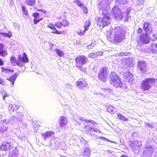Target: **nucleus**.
<instances>
[{
  "mask_svg": "<svg viewBox=\"0 0 157 157\" xmlns=\"http://www.w3.org/2000/svg\"><path fill=\"white\" fill-rule=\"evenodd\" d=\"M26 3L28 5L32 6L35 3V0H26Z\"/></svg>",
  "mask_w": 157,
  "mask_h": 157,
  "instance_id": "33",
  "label": "nucleus"
},
{
  "mask_svg": "<svg viewBox=\"0 0 157 157\" xmlns=\"http://www.w3.org/2000/svg\"><path fill=\"white\" fill-rule=\"evenodd\" d=\"M3 64V62L2 60L0 59V65H2Z\"/></svg>",
  "mask_w": 157,
  "mask_h": 157,
  "instance_id": "64",
  "label": "nucleus"
},
{
  "mask_svg": "<svg viewBox=\"0 0 157 157\" xmlns=\"http://www.w3.org/2000/svg\"><path fill=\"white\" fill-rule=\"evenodd\" d=\"M18 61H17L14 57H11L10 61L12 64L13 66L17 65L19 67H22L23 65V63H27L28 61V58L25 53H23V57H21L20 55H18Z\"/></svg>",
  "mask_w": 157,
  "mask_h": 157,
  "instance_id": "2",
  "label": "nucleus"
},
{
  "mask_svg": "<svg viewBox=\"0 0 157 157\" xmlns=\"http://www.w3.org/2000/svg\"><path fill=\"white\" fill-rule=\"evenodd\" d=\"M90 25V20H87L85 22L84 25V31H86L88 30Z\"/></svg>",
  "mask_w": 157,
  "mask_h": 157,
  "instance_id": "28",
  "label": "nucleus"
},
{
  "mask_svg": "<svg viewBox=\"0 0 157 157\" xmlns=\"http://www.w3.org/2000/svg\"><path fill=\"white\" fill-rule=\"evenodd\" d=\"M99 74L108 75L109 72L108 71V68L106 67H102L100 70Z\"/></svg>",
  "mask_w": 157,
  "mask_h": 157,
  "instance_id": "25",
  "label": "nucleus"
},
{
  "mask_svg": "<svg viewBox=\"0 0 157 157\" xmlns=\"http://www.w3.org/2000/svg\"><path fill=\"white\" fill-rule=\"evenodd\" d=\"M124 76L125 77L126 80L130 83L132 82L133 79V78L132 75L129 72H127L124 75Z\"/></svg>",
  "mask_w": 157,
  "mask_h": 157,
  "instance_id": "16",
  "label": "nucleus"
},
{
  "mask_svg": "<svg viewBox=\"0 0 157 157\" xmlns=\"http://www.w3.org/2000/svg\"><path fill=\"white\" fill-rule=\"evenodd\" d=\"M93 127L90 125H85L84 128V129L86 132H92Z\"/></svg>",
  "mask_w": 157,
  "mask_h": 157,
  "instance_id": "30",
  "label": "nucleus"
},
{
  "mask_svg": "<svg viewBox=\"0 0 157 157\" xmlns=\"http://www.w3.org/2000/svg\"><path fill=\"white\" fill-rule=\"evenodd\" d=\"M55 26L58 28H60L63 26V25L61 22H58L55 25Z\"/></svg>",
  "mask_w": 157,
  "mask_h": 157,
  "instance_id": "46",
  "label": "nucleus"
},
{
  "mask_svg": "<svg viewBox=\"0 0 157 157\" xmlns=\"http://www.w3.org/2000/svg\"><path fill=\"white\" fill-rule=\"evenodd\" d=\"M107 111L110 112L111 113H113L115 112V110H114V108L112 106H110L107 109Z\"/></svg>",
  "mask_w": 157,
  "mask_h": 157,
  "instance_id": "38",
  "label": "nucleus"
},
{
  "mask_svg": "<svg viewBox=\"0 0 157 157\" xmlns=\"http://www.w3.org/2000/svg\"><path fill=\"white\" fill-rule=\"evenodd\" d=\"M12 119L13 120V121L14 122H16L18 120V118L17 117H16L15 116H13L12 117Z\"/></svg>",
  "mask_w": 157,
  "mask_h": 157,
  "instance_id": "54",
  "label": "nucleus"
},
{
  "mask_svg": "<svg viewBox=\"0 0 157 157\" xmlns=\"http://www.w3.org/2000/svg\"><path fill=\"white\" fill-rule=\"evenodd\" d=\"M108 75L101 74H98V77L100 80L103 82H105L107 80V77Z\"/></svg>",
  "mask_w": 157,
  "mask_h": 157,
  "instance_id": "26",
  "label": "nucleus"
},
{
  "mask_svg": "<svg viewBox=\"0 0 157 157\" xmlns=\"http://www.w3.org/2000/svg\"><path fill=\"white\" fill-rule=\"evenodd\" d=\"M17 117H22L23 116V115L21 112H18L17 113Z\"/></svg>",
  "mask_w": 157,
  "mask_h": 157,
  "instance_id": "53",
  "label": "nucleus"
},
{
  "mask_svg": "<svg viewBox=\"0 0 157 157\" xmlns=\"http://www.w3.org/2000/svg\"><path fill=\"white\" fill-rule=\"evenodd\" d=\"M90 150L88 148H85L83 151L82 152V155L83 156V157L86 156L89 157L90 155Z\"/></svg>",
  "mask_w": 157,
  "mask_h": 157,
  "instance_id": "22",
  "label": "nucleus"
},
{
  "mask_svg": "<svg viewBox=\"0 0 157 157\" xmlns=\"http://www.w3.org/2000/svg\"><path fill=\"white\" fill-rule=\"evenodd\" d=\"M19 74V73H15L13 75H12L10 77L7 78V79L9 81H10L12 83V84L13 85L14 84V82L17 76H18Z\"/></svg>",
  "mask_w": 157,
  "mask_h": 157,
  "instance_id": "19",
  "label": "nucleus"
},
{
  "mask_svg": "<svg viewBox=\"0 0 157 157\" xmlns=\"http://www.w3.org/2000/svg\"><path fill=\"white\" fill-rule=\"evenodd\" d=\"M147 33H143L139 36L140 41L141 43L145 44L149 43L151 37Z\"/></svg>",
  "mask_w": 157,
  "mask_h": 157,
  "instance_id": "9",
  "label": "nucleus"
},
{
  "mask_svg": "<svg viewBox=\"0 0 157 157\" xmlns=\"http://www.w3.org/2000/svg\"><path fill=\"white\" fill-rule=\"evenodd\" d=\"M55 144L56 145L57 147L59 146L60 144L59 142L56 141V142L55 143Z\"/></svg>",
  "mask_w": 157,
  "mask_h": 157,
  "instance_id": "63",
  "label": "nucleus"
},
{
  "mask_svg": "<svg viewBox=\"0 0 157 157\" xmlns=\"http://www.w3.org/2000/svg\"><path fill=\"white\" fill-rule=\"evenodd\" d=\"M112 0H106L101 2L98 5L100 11L103 14L109 13L108 9L110 8L109 5Z\"/></svg>",
  "mask_w": 157,
  "mask_h": 157,
  "instance_id": "5",
  "label": "nucleus"
},
{
  "mask_svg": "<svg viewBox=\"0 0 157 157\" xmlns=\"http://www.w3.org/2000/svg\"><path fill=\"white\" fill-rule=\"evenodd\" d=\"M20 155L18 151L15 150L12 153L11 157H18Z\"/></svg>",
  "mask_w": 157,
  "mask_h": 157,
  "instance_id": "34",
  "label": "nucleus"
},
{
  "mask_svg": "<svg viewBox=\"0 0 157 157\" xmlns=\"http://www.w3.org/2000/svg\"><path fill=\"white\" fill-rule=\"evenodd\" d=\"M79 119L80 121H85L87 122V120L86 119H85L84 118H83L82 117H79Z\"/></svg>",
  "mask_w": 157,
  "mask_h": 157,
  "instance_id": "55",
  "label": "nucleus"
},
{
  "mask_svg": "<svg viewBox=\"0 0 157 157\" xmlns=\"http://www.w3.org/2000/svg\"><path fill=\"white\" fill-rule=\"evenodd\" d=\"M109 77L111 83L115 88L121 87L122 86V83L120 78L116 73L113 72H111Z\"/></svg>",
  "mask_w": 157,
  "mask_h": 157,
  "instance_id": "4",
  "label": "nucleus"
},
{
  "mask_svg": "<svg viewBox=\"0 0 157 157\" xmlns=\"http://www.w3.org/2000/svg\"><path fill=\"white\" fill-rule=\"evenodd\" d=\"M41 19H38L37 18H36L34 19V23L35 24H37L40 20Z\"/></svg>",
  "mask_w": 157,
  "mask_h": 157,
  "instance_id": "51",
  "label": "nucleus"
},
{
  "mask_svg": "<svg viewBox=\"0 0 157 157\" xmlns=\"http://www.w3.org/2000/svg\"><path fill=\"white\" fill-rule=\"evenodd\" d=\"M0 84L3 85H5V83L3 79H0Z\"/></svg>",
  "mask_w": 157,
  "mask_h": 157,
  "instance_id": "57",
  "label": "nucleus"
},
{
  "mask_svg": "<svg viewBox=\"0 0 157 157\" xmlns=\"http://www.w3.org/2000/svg\"><path fill=\"white\" fill-rule=\"evenodd\" d=\"M156 79L152 78H147L143 80L140 85V88L142 91H148L155 84Z\"/></svg>",
  "mask_w": 157,
  "mask_h": 157,
  "instance_id": "1",
  "label": "nucleus"
},
{
  "mask_svg": "<svg viewBox=\"0 0 157 157\" xmlns=\"http://www.w3.org/2000/svg\"><path fill=\"white\" fill-rule=\"evenodd\" d=\"M87 85V83L84 79H80L77 82V85L79 88L86 86Z\"/></svg>",
  "mask_w": 157,
  "mask_h": 157,
  "instance_id": "12",
  "label": "nucleus"
},
{
  "mask_svg": "<svg viewBox=\"0 0 157 157\" xmlns=\"http://www.w3.org/2000/svg\"><path fill=\"white\" fill-rule=\"evenodd\" d=\"M72 87L71 85L69 83L65 85V87L68 88H71Z\"/></svg>",
  "mask_w": 157,
  "mask_h": 157,
  "instance_id": "56",
  "label": "nucleus"
},
{
  "mask_svg": "<svg viewBox=\"0 0 157 157\" xmlns=\"http://www.w3.org/2000/svg\"><path fill=\"white\" fill-rule=\"evenodd\" d=\"M143 28L146 32L145 33L150 34L152 32V28L150 26V24L149 22H144V24Z\"/></svg>",
  "mask_w": 157,
  "mask_h": 157,
  "instance_id": "11",
  "label": "nucleus"
},
{
  "mask_svg": "<svg viewBox=\"0 0 157 157\" xmlns=\"http://www.w3.org/2000/svg\"><path fill=\"white\" fill-rule=\"evenodd\" d=\"M103 52H96L97 56V58L98 56H101L103 54Z\"/></svg>",
  "mask_w": 157,
  "mask_h": 157,
  "instance_id": "47",
  "label": "nucleus"
},
{
  "mask_svg": "<svg viewBox=\"0 0 157 157\" xmlns=\"http://www.w3.org/2000/svg\"><path fill=\"white\" fill-rule=\"evenodd\" d=\"M93 131L96 132H98L99 133L101 132V131L100 130H99L98 129L96 128H94V127H93V128H92V132Z\"/></svg>",
  "mask_w": 157,
  "mask_h": 157,
  "instance_id": "52",
  "label": "nucleus"
},
{
  "mask_svg": "<svg viewBox=\"0 0 157 157\" xmlns=\"http://www.w3.org/2000/svg\"><path fill=\"white\" fill-rule=\"evenodd\" d=\"M0 128H1V129L0 130V132L2 133L6 132L8 129V128L6 126H3V127L0 126Z\"/></svg>",
  "mask_w": 157,
  "mask_h": 157,
  "instance_id": "40",
  "label": "nucleus"
},
{
  "mask_svg": "<svg viewBox=\"0 0 157 157\" xmlns=\"http://www.w3.org/2000/svg\"><path fill=\"white\" fill-rule=\"evenodd\" d=\"M80 68V69L81 71H83L84 72H85L86 71V68H83L82 67Z\"/></svg>",
  "mask_w": 157,
  "mask_h": 157,
  "instance_id": "61",
  "label": "nucleus"
},
{
  "mask_svg": "<svg viewBox=\"0 0 157 157\" xmlns=\"http://www.w3.org/2000/svg\"><path fill=\"white\" fill-rule=\"evenodd\" d=\"M101 90V92H103L102 94L105 95L104 96L105 97V94H104V92L105 94L107 96H108L109 95L113 93V90L109 88H102Z\"/></svg>",
  "mask_w": 157,
  "mask_h": 157,
  "instance_id": "21",
  "label": "nucleus"
},
{
  "mask_svg": "<svg viewBox=\"0 0 157 157\" xmlns=\"http://www.w3.org/2000/svg\"><path fill=\"white\" fill-rule=\"evenodd\" d=\"M10 147V143H6L5 144H2L0 147V148L2 150H3L4 151H6L9 149Z\"/></svg>",
  "mask_w": 157,
  "mask_h": 157,
  "instance_id": "24",
  "label": "nucleus"
},
{
  "mask_svg": "<svg viewBox=\"0 0 157 157\" xmlns=\"http://www.w3.org/2000/svg\"><path fill=\"white\" fill-rule=\"evenodd\" d=\"M74 2H75L78 6L81 7H82L84 5L83 4L81 3L78 0H75Z\"/></svg>",
  "mask_w": 157,
  "mask_h": 157,
  "instance_id": "42",
  "label": "nucleus"
},
{
  "mask_svg": "<svg viewBox=\"0 0 157 157\" xmlns=\"http://www.w3.org/2000/svg\"><path fill=\"white\" fill-rule=\"evenodd\" d=\"M22 10L23 12H24L25 14L26 15H27V10H26V8L24 6H22Z\"/></svg>",
  "mask_w": 157,
  "mask_h": 157,
  "instance_id": "49",
  "label": "nucleus"
},
{
  "mask_svg": "<svg viewBox=\"0 0 157 157\" xmlns=\"http://www.w3.org/2000/svg\"><path fill=\"white\" fill-rule=\"evenodd\" d=\"M149 50L151 52L157 54V44L154 43L151 44L149 48Z\"/></svg>",
  "mask_w": 157,
  "mask_h": 157,
  "instance_id": "20",
  "label": "nucleus"
},
{
  "mask_svg": "<svg viewBox=\"0 0 157 157\" xmlns=\"http://www.w3.org/2000/svg\"><path fill=\"white\" fill-rule=\"evenodd\" d=\"M144 3V0H137V4L139 6L143 5Z\"/></svg>",
  "mask_w": 157,
  "mask_h": 157,
  "instance_id": "43",
  "label": "nucleus"
},
{
  "mask_svg": "<svg viewBox=\"0 0 157 157\" xmlns=\"http://www.w3.org/2000/svg\"><path fill=\"white\" fill-rule=\"evenodd\" d=\"M81 8L82 9L83 12L84 13L87 14V9L86 6L83 5V6Z\"/></svg>",
  "mask_w": 157,
  "mask_h": 157,
  "instance_id": "45",
  "label": "nucleus"
},
{
  "mask_svg": "<svg viewBox=\"0 0 157 157\" xmlns=\"http://www.w3.org/2000/svg\"><path fill=\"white\" fill-rule=\"evenodd\" d=\"M141 145V142L137 140L134 141L131 145L132 148L133 149H139Z\"/></svg>",
  "mask_w": 157,
  "mask_h": 157,
  "instance_id": "14",
  "label": "nucleus"
},
{
  "mask_svg": "<svg viewBox=\"0 0 157 157\" xmlns=\"http://www.w3.org/2000/svg\"><path fill=\"white\" fill-rule=\"evenodd\" d=\"M63 25L64 26H67L69 24V22L66 20H63L61 22Z\"/></svg>",
  "mask_w": 157,
  "mask_h": 157,
  "instance_id": "39",
  "label": "nucleus"
},
{
  "mask_svg": "<svg viewBox=\"0 0 157 157\" xmlns=\"http://www.w3.org/2000/svg\"><path fill=\"white\" fill-rule=\"evenodd\" d=\"M117 117L119 119L124 121H127L128 120L127 118L125 117L121 114H117Z\"/></svg>",
  "mask_w": 157,
  "mask_h": 157,
  "instance_id": "32",
  "label": "nucleus"
},
{
  "mask_svg": "<svg viewBox=\"0 0 157 157\" xmlns=\"http://www.w3.org/2000/svg\"><path fill=\"white\" fill-rule=\"evenodd\" d=\"M85 31H84V30L83 31H82L79 29L77 33L78 34H80L81 35H84Z\"/></svg>",
  "mask_w": 157,
  "mask_h": 157,
  "instance_id": "48",
  "label": "nucleus"
},
{
  "mask_svg": "<svg viewBox=\"0 0 157 157\" xmlns=\"http://www.w3.org/2000/svg\"><path fill=\"white\" fill-rule=\"evenodd\" d=\"M48 27L51 29L52 30H55V31H53L52 32V33H53L57 34H61L62 33V32H59L56 29V28L54 27V26L51 24H50L48 25L47 26Z\"/></svg>",
  "mask_w": 157,
  "mask_h": 157,
  "instance_id": "23",
  "label": "nucleus"
},
{
  "mask_svg": "<svg viewBox=\"0 0 157 157\" xmlns=\"http://www.w3.org/2000/svg\"><path fill=\"white\" fill-rule=\"evenodd\" d=\"M54 133L53 132H47L41 134L42 137L45 140L50 137L53 136Z\"/></svg>",
  "mask_w": 157,
  "mask_h": 157,
  "instance_id": "17",
  "label": "nucleus"
},
{
  "mask_svg": "<svg viewBox=\"0 0 157 157\" xmlns=\"http://www.w3.org/2000/svg\"><path fill=\"white\" fill-rule=\"evenodd\" d=\"M154 148L152 147L151 145H147L145 147V150L144 151V153L148 155H151L154 151Z\"/></svg>",
  "mask_w": 157,
  "mask_h": 157,
  "instance_id": "13",
  "label": "nucleus"
},
{
  "mask_svg": "<svg viewBox=\"0 0 157 157\" xmlns=\"http://www.w3.org/2000/svg\"><path fill=\"white\" fill-rule=\"evenodd\" d=\"M146 124L147 126H149V127H150L152 128V126L150 124V123L149 122H147L146 123Z\"/></svg>",
  "mask_w": 157,
  "mask_h": 157,
  "instance_id": "62",
  "label": "nucleus"
},
{
  "mask_svg": "<svg viewBox=\"0 0 157 157\" xmlns=\"http://www.w3.org/2000/svg\"><path fill=\"white\" fill-rule=\"evenodd\" d=\"M88 122H90V124H92L93 125H94V126L95 125V124H97V123L95 122H94L93 121L91 120H87V121L86 122L87 123Z\"/></svg>",
  "mask_w": 157,
  "mask_h": 157,
  "instance_id": "50",
  "label": "nucleus"
},
{
  "mask_svg": "<svg viewBox=\"0 0 157 157\" xmlns=\"http://www.w3.org/2000/svg\"><path fill=\"white\" fill-rule=\"evenodd\" d=\"M9 3L11 6H12L14 4V2L13 0H10Z\"/></svg>",
  "mask_w": 157,
  "mask_h": 157,
  "instance_id": "59",
  "label": "nucleus"
},
{
  "mask_svg": "<svg viewBox=\"0 0 157 157\" xmlns=\"http://www.w3.org/2000/svg\"><path fill=\"white\" fill-rule=\"evenodd\" d=\"M157 39V34H153L152 36L151 40L153 41H155Z\"/></svg>",
  "mask_w": 157,
  "mask_h": 157,
  "instance_id": "44",
  "label": "nucleus"
},
{
  "mask_svg": "<svg viewBox=\"0 0 157 157\" xmlns=\"http://www.w3.org/2000/svg\"><path fill=\"white\" fill-rule=\"evenodd\" d=\"M112 12L113 16L116 19L121 20L123 17L124 13L117 6H114Z\"/></svg>",
  "mask_w": 157,
  "mask_h": 157,
  "instance_id": "8",
  "label": "nucleus"
},
{
  "mask_svg": "<svg viewBox=\"0 0 157 157\" xmlns=\"http://www.w3.org/2000/svg\"><path fill=\"white\" fill-rule=\"evenodd\" d=\"M89 58H97V56L96 53H90L88 56Z\"/></svg>",
  "mask_w": 157,
  "mask_h": 157,
  "instance_id": "36",
  "label": "nucleus"
},
{
  "mask_svg": "<svg viewBox=\"0 0 157 157\" xmlns=\"http://www.w3.org/2000/svg\"><path fill=\"white\" fill-rule=\"evenodd\" d=\"M55 52L60 57H63L64 55V54L62 51L58 49H56L55 50Z\"/></svg>",
  "mask_w": 157,
  "mask_h": 157,
  "instance_id": "31",
  "label": "nucleus"
},
{
  "mask_svg": "<svg viewBox=\"0 0 157 157\" xmlns=\"http://www.w3.org/2000/svg\"><path fill=\"white\" fill-rule=\"evenodd\" d=\"M137 67L142 73H145L148 70L146 63L144 61H141L137 63Z\"/></svg>",
  "mask_w": 157,
  "mask_h": 157,
  "instance_id": "10",
  "label": "nucleus"
},
{
  "mask_svg": "<svg viewBox=\"0 0 157 157\" xmlns=\"http://www.w3.org/2000/svg\"><path fill=\"white\" fill-rule=\"evenodd\" d=\"M2 71L4 73H9L10 72H13L14 71L13 70H10L8 69H6L4 68H2Z\"/></svg>",
  "mask_w": 157,
  "mask_h": 157,
  "instance_id": "37",
  "label": "nucleus"
},
{
  "mask_svg": "<svg viewBox=\"0 0 157 157\" xmlns=\"http://www.w3.org/2000/svg\"><path fill=\"white\" fill-rule=\"evenodd\" d=\"M4 45L0 43V56L5 57L7 55V52L6 50L4 49Z\"/></svg>",
  "mask_w": 157,
  "mask_h": 157,
  "instance_id": "18",
  "label": "nucleus"
},
{
  "mask_svg": "<svg viewBox=\"0 0 157 157\" xmlns=\"http://www.w3.org/2000/svg\"><path fill=\"white\" fill-rule=\"evenodd\" d=\"M0 34L3 36L4 37H6L9 38H10L12 36V34L11 32L9 31L8 33H3L1 32Z\"/></svg>",
  "mask_w": 157,
  "mask_h": 157,
  "instance_id": "27",
  "label": "nucleus"
},
{
  "mask_svg": "<svg viewBox=\"0 0 157 157\" xmlns=\"http://www.w3.org/2000/svg\"><path fill=\"white\" fill-rule=\"evenodd\" d=\"M59 125L61 127H65L67 122V118L61 116L59 117Z\"/></svg>",
  "mask_w": 157,
  "mask_h": 157,
  "instance_id": "15",
  "label": "nucleus"
},
{
  "mask_svg": "<svg viewBox=\"0 0 157 157\" xmlns=\"http://www.w3.org/2000/svg\"><path fill=\"white\" fill-rule=\"evenodd\" d=\"M110 14L109 13H102V17L101 18L96 17V19L97 21V24L99 26L104 27L110 23Z\"/></svg>",
  "mask_w": 157,
  "mask_h": 157,
  "instance_id": "3",
  "label": "nucleus"
},
{
  "mask_svg": "<svg viewBox=\"0 0 157 157\" xmlns=\"http://www.w3.org/2000/svg\"><path fill=\"white\" fill-rule=\"evenodd\" d=\"M17 108V107L15 105H13L12 104H10L9 105V109L10 111H16Z\"/></svg>",
  "mask_w": 157,
  "mask_h": 157,
  "instance_id": "29",
  "label": "nucleus"
},
{
  "mask_svg": "<svg viewBox=\"0 0 157 157\" xmlns=\"http://www.w3.org/2000/svg\"><path fill=\"white\" fill-rule=\"evenodd\" d=\"M75 60L76 66L81 67L87 63L88 59L84 56H79L75 58Z\"/></svg>",
  "mask_w": 157,
  "mask_h": 157,
  "instance_id": "7",
  "label": "nucleus"
},
{
  "mask_svg": "<svg viewBox=\"0 0 157 157\" xmlns=\"http://www.w3.org/2000/svg\"><path fill=\"white\" fill-rule=\"evenodd\" d=\"M143 30L140 28H139L137 30V32L138 33H142Z\"/></svg>",
  "mask_w": 157,
  "mask_h": 157,
  "instance_id": "58",
  "label": "nucleus"
},
{
  "mask_svg": "<svg viewBox=\"0 0 157 157\" xmlns=\"http://www.w3.org/2000/svg\"><path fill=\"white\" fill-rule=\"evenodd\" d=\"M115 33L114 34L113 40L117 43L120 42L124 38V33L120 27H118L114 29Z\"/></svg>",
  "mask_w": 157,
  "mask_h": 157,
  "instance_id": "6",
  "label": "nucleus"
},
{
  "mask_svg": "<svg viewBox=\"0 0 157 157\" xmlns=\"http://www.w3.org/2000/svg\"><path fill=\"white\" fill-rule=\"evenodd\" d=\"M33 16L36 18H37V17L39 16V14L37 13H34L33 14Z\"/></svg>",
  "mask_w": 157,
  "mask_h": 157,
  "instance_id": "60",
  "label": "nucleus"
},
{
  "mask_svg": "<svg viewBox=\"0 0 157 157\" xmlns=\"http://www.w3.org/2000/svg\"><path fill=\"white\" fill-rule=\"evenodd\" d=\"M116 2H118L120 4H125L128 2V0H116Z\"/></svg>",
  "mask_w": 157,
  "mask_h": 157,
  "instance_id": "35",
  "label": "nucleus"
},
{
  "mask_svg": "<svg viewBox=\"0 0 157 157\" xmlns=\"http://www.w3.org/2000/svg\"><path fill=\"white\" fill-rule=\"evenodd\" d=\"M2 94L3 96V99L4 100L5 99L6 97H7L8 96V95L6 92V91H3L2 92Z\"/></svg>",
  "mask_w": 157,
  "mask_h": 157,
  "instance_id": "41",
  "label": "nucleus"
}]
</instances>
